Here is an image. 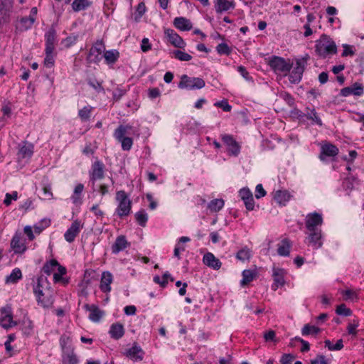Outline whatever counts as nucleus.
Wrapping results in <instances>:
<instances>
[{"label":"nucleus","instance_id":"a19ab883","mask_svg":"<svg viewBox=\"0 0 364 364\" xmlns=\"http://www.w3.org/2000/svg\"><path fill=\"white\" fill-rule=\"evenodd\" d=\"M168 279L171 282L173 281V278L171 277V275L168 272H166L163 274L162 278L158 275L155 276L154 277V282L156 284H159L161 287H165L168 283Z\"/></svg>","mask_w":364,"mask_h":364},{"label":"nucleus","instance_id":"603ef678","mask_svg":"<svg viewBox=\"0 0 364 364\" xmlns=\"http://www.w3.org/2000/svg\"><path fill=\"white\" fill-rule=\"evenodd\" d=\"M46 52V58L44 59V65L47 68H52L54 65L55 60L53 55V51H48Z\"/></svg>","mask_w":364,"mask_h":364},{"label":"nucleus","instance_id":"4468645a","mask_svg":"<svg viewBox=\"0 0 364 364\" xmlns=\"http://www.w3.org/2000/svg\"><path fill=\"white\" fill-rule=\"evenodd\" d=\"M222 140L228 146V152L235 156H237L240 152V146L235 140L232 135L224 134L222 136Z\"/></svg>","mask_w":364,"mask_h":364},{"label":"nucleus","instance_id":"6e6d98bb","mask_svg":"<svg viewBox=\"0 0 364 364\" xmlns=\"http://www.w3.org/2000/svg\"><path fill=\"white\" fill-rule=\"evenodd\" d=\"M336 312L338 315H343L345 316H349L352 314V311L350 309L347 308L345 304L339 305L337 307Z\"/></svg>","mask_w":364,"mask_h":364},{"label":"nucleus","instance_id":"09e8293b","mask_svg":"<svg viewBox=\"0 0 364 364\" xmlns=\"http://www.w3.org/2000/svg\"><path fill=\"white\" fill-rule=\"evenodd\" d=\"M58 265V262L56 259H51L43 265V271L46 274L50 275Z\"/></svg>","mask_w":364,"mask_h":364},{"label":"nucleus","instance_id":"6e6552de","mask_svg":"<svg viewBox=\"0 0 364 364\" xmlns=\"http://www.w3.org/2000/svg\"><path fill=\"white\" fill-rule=\"evenodd\" d=\"M323 224L322 215L314 212L309 213L305 218V225L307 230H321V227Z\"/></svg>","mask_w":364,"mask_h":364},{"label":"nucleus","instance_id":"69168bd1","mask_svg":"<svg viewBox=\"0 0 364 364\" xmlns=\"http://www.w3.org/2000/svg\"><path fill=\"white\" fill-rule=\"evenodd\" d=\"M126 93V90L117 88L113 92L112 96L114 101H118Z\"/></svg>","mask_w":364,"mask_h":364},{"label":"nucleus","instance_id":"2f4dec72","mask_svg":"<svg viewBox=\"0 0 364 364\" xmlns=\"http://www.w3.org/2000/svg\"><path fill=\"white\" fill-rule=\"evenodd\" d=\"M291 242L289 239H283L280 243L278 244L277 252L280 256H289L290 253Z\"/></svg>","mask_w":364,"mask_h":364},{"label":"nucleus","instance_id":"0eeeda50","mask_svg":"<svg viewBox=\"0 0 364 364\" xmlns=\"http://www.w3.org/2000/svg\"><path fill=\"white\" fill-rule=\"evenodd\" d=\"M105 46L102 41H97L91 47L87 60L89 63H97L102 58Z\"/></svg>","mask_w":364,"mask_h":364},{"label":"nucleus","instance_id":"ea45409f","mask_svg":"<svg viewBox=\"0 0 364 364\" xmlns=\"http://www.w3.org/2000/svg\"><path fill=\"white\" fill-rule=\"evenodd\" d=\"M257 276L255 271L250 269H245L242 272V279L240 282L242 286H245L252 282Z\"/></svg>","mask_w":364,"mask_h":364},{"label":"nucleus","instance_id":"e433bc0d","mask_svg":"<svg viewBox=\"0 0 364 364\" xmlns=\"http://www.w3.org/2000/svg\"><path fill=\"white\" fill-rule=\"evenodd\" d=\"M234 7V3L230 0H218L217 4L215 5V10L218 13H221L229 10Z\"/></svg>","mask_w":364,"mask_h":364},{"label":"nucleus","instance_id":"473e14b6","mask_svg":"<svg viewBox=\"0 0 364 364\" xmlns=\"http://www.w3.org/2000/svg\"><path fill=\"white\" fill-rule=\"evenodd\" d=\"M78 359L73 349H68L63 354V364H77Z\"/></svg>","mask_w":364,"mask_h":364},{"label":"nucleus","instance_id":"b1692460","mask_svg":"<svg viewBox=\"0 0 364 364\" xmlns=\"http://www.w3.org/2000/svg\"><path fill=\"white\" fill-rule=\"evenodd\" d=\"M56 31L54 28H50L45 35L46 49L48 51H54L56 43Z\"/></svg>","mask_w":364,"mask_h":364},{"label":"nucleus","instance_id":"dca6fc26","mask_svg":"<svg viewBox=\"0 0 364 364\" xmlns=\"http://www.w3.org/2000/svg\"><path fill=\"white\" fill-rule=\"evenodd\" d=\"M2 317L0 318V325L8 329L15 326L16 323L13 320L11 310L10 307H4L1 309Z\"/></svg>","mask_w":364,"mask_h":364},{"label":"nucleus","instance_id":"2eb2a0df","mask_svg":"<svg viewBox=\"0 0 364 364\" xmlns=\"http://www.w3.org/2000/svg\"><path fill=\"white\" fill-rule=\"evenodd\" d=\"M166 36L168 38V41L175 47L178 48H184L186 43L183 38L176 33L173 29L166 28L164 31Z\"/></svg>","mask_w":364,"mask_h":364},{"label":"nucleus","instance_id":"423d86ee","mask_svg":"<svg viewBox=\"0 0 364 364\" xmlns=\"http://www.w3.org/2000/svg\"><path fill=\"white\" fill-rule=\"evenodd\" d=\"M205 85V81L200 77H191L186 75L181 76L178 87L181 89L196 90L201 89Z\"/></svg>","mask_w":364,"mask_h":364},{"label":"nucleus","instance_id":"680f3d73","mask_svg":"<svg viewBox=\"0 0 364 364\" xmlns=\"http://www.w3.org/2000/svg\"><path fill=\"white\" fill-rule=\"evenodd\" d=\"M17 198L18 193L16 191L13 192L11 194L6 193L4 203L6 205H9L11 203V200H16Z\"/></svg>","mask_w":364,"mask_h":364},{"label":"nucleus","instance_id":"0e129e2a","mask_svg":"<svg viewBox=\"0 0 364 364\" xmlns=\"http://www.w3.org/2000/svg\"><path fill=\"white\" fill-rule=\"evenodd\" d=\"M266 195V191L263 188V186L262 184H258L256 186L255 188V197L257 198H261L264 197Z\"/></svg>","mask_w":364,"mask_h":364},{"label":"nucleus","instance_id":"9d476101","mask_svg":"<svg viewBox=\"0 0 364 364\" xmlns=\"http://www.w3.org/2000/svg\"><path fill=\"white\" fill-rule=\"evenodd\" d=\"M306 64V62L304 59L296 60L295 67L289 76L291 83L296 84L301 81Z\"/></svg>","mask_w":364,"mask_h":364},{"label":"nucleus","instance_id":"3c124183","mask_svg":"<svg viewBox=\"0 0 364 364\" xmlns=\"http://www.w3.org/2000/svg\"><path fill=\"white\" fill-rule=\"evenodd\" d=\"M135 218L139 225H140L142 227H144L146 225V223L148 220V215L144 210L137 212L135 214Z\"/></svg>","mask_w":364,"mask_h":364},{"label":"nucleus","instance_id":"4d7b16f0","mask_svg":"<svg viewBox=\"0 0 364 364\" xmlns=\"http://www.w3.org/2000/svg\"><path fill=\"white\" fill-rule=\"evenodd\" d=\"M42 191L44 200H51L53 198V193L50 185H43Z\"/></svg>","mask_w":364,"mask_h":364},{"label":"nucleus","instance_id":"ddd939ff","mask_svg":"<svg viewBox=\"0 0 364 364\" xmlns=\"http://www.w3.org/2000/svg\"><path fill=\"white\" fill-rule=\"evenodd\" d=\"M82 228L83 225L81 224L80 221L77 220L73 221L64 234L65 240L70 243L73 242Z\"/></svg>","mask_w":364,"mask_h":364},{"label":"nucleus","instance_id":"39448f33","mask_svg":"<svg viewBox=\"0 0 364 364\" xmlns=\"http://www.w3.org/2000/svg\"><path fill=\"white\" fill-rule=\"evenodd\" d=\"M268 65L277 74H282L286 75L290 71L292 65L289 60L278 56H273L269 60Z\"/></svg>","mask_w":364,"mask_h":364},{"label":"nucleus","instance_id":"1a4fd4ad","mask_svg":"<svg viewBox=\"0 0 364 364\" xmlns=\"http://www.w3.org/2000/svg\"><path fill=\"white\" fill-rule=\"evenodd\" d=\"M105 166L100 161H96L93 163L90 171V181L92 183V186L95 191V182L100 180L104 177Z\"/></svg>","mask_w":364,"mask_h":364},{"label":"nucleus","instance_id":"a18cd8bd","mask_svg":"<svg viewBox=\"0 0 364 364\" xmlns=\"http://www.w3.org/2000/svg\"><path fill=\"white\" fill-rule=\"evenodd\" d=\"M320 331V328L315 326L305 324L301 329V333L303 336L316 335Z\"/></svg>","mask_w":364,"mask_h":364},{"label":"nucleus","instance_id":"a211bd4d","mask_svg":"<svg viewBox=\"0 0 364 364\" xmlns=\"http://www.w3.org/2000/svg\"><path fill=\"white\" fill-rule=\"evenodd\" d=\"M125 355L134 361H141L144 358V352L142 348L136 343L127 350Z\"/></svg>","mask_w":364,"mask_h":364},{"label":"nucleus","instance_id":"4be33fe9","mask_svg":"<svg viewBox=\"0 0 364 364\" xmlns=\"http://www.w3.org/2000/svg\"><path fill=\"white\" fill-rule=\"evenodd\" d=\"M363 94V86L358 82L354 83L351 87H346L341 90V95L347 97L350 95L361 96Z\"/></svg>","mask_w":364,"mask_h":364},{"label":"nucleus","instance_id":"c03bdc74","mask_svg":"<svg viewBox=\"0 0 364 364\" xmlns=\"http://www.w3.org/2000/svg\"><path fill=\"white\" fill-rule=\"evenodd\" d=\"M359 320L357 318H354L353 320H350L347 326L348 333L355 336L357 335L356 328L359 326Z\"/></svg>","mask_w":364,"mask_h":364},{"label":"nucleus","instance_id":"393cba45","mask_svg":"<svg viewBox=\"0 0 364 364\" xmlns=\"http://www.w3.org/2000/svg\"><path fill=\"white\" fill-rule=\"evenodd\" d=\"M203 261L205 265L216 270L219 269L222 264L221 262L211 252L204 255Z\"/></svg>","mask_w":364,"mask_h":364},{"label":"nucleus","instance_id":"864d4df0","mask_svg":"<svg viewBox=\"0 0 364 364\" xmlns=\"http://www.w3.org/2000/svg\"><path fill=\"white\" fill-rule=\"evenodd\" d=\"M71 342L70 338L68 336L63 335L60 339V346L63 349V352L67 351L68 349H72L69 346Z\"/></svg>","mask_w":364,"mask_h":364},{"label":"nucleus","instance_id":"49530a36","mask_svg":"<svg viewBox=\"0 0 364 364\" xmlns=\"http://www.w3.org/2000/svg\"><path fill=\"white\" fill-rule=\"evenodd\" d=\"M92 109V107L87 105L84 107L82 109H80L78 112V115L82 121H88L90 118Z\"/></svg>","mask_w":364,"mask_h":364},{"label":"nucleus","instance_id":"052dcab7","mask_svg":"<svg viewBox=\"0 0 364 364\" xmlns=\"http://www.w3.org/2000/svg\"><path fill=\"white\" fill-rule=\"evenodd\" d=\"M214 105L222 108L225 112H230L232 109V107L228 104L227 100L216 102Z\"/></svg>","mask_w":364,"mask_h":364},{"label":"nucleus","instance_id":"f8f14e48","mask_svg":"<svg viewBox=\"0 0 364 364\" xmlns=\"http://www.w3.org/2000/svg\"><path fill=\"white\" fill-rule=\"evenodd\" d=\"M11 247L16 254H22L26 250L25 239L21 232H16L11 241Z\"/></svg>","mask_w":364,"mask_h":364},{"label":"nucleus","instance_id":"aec40b11","mask_svg":"<svg viewBox=\"0 0 364 364\" xmlns=\"http://www.w3.org/2000/svg\"><path fill=\"white\" fill-rule=\"evenodd\" d=\"M239 196L244 201L247 210H252L255 208V201L252 192L248 189L243 188L239 192Z\"/></svg>","mask_w":364,"mask_h":364},{"label":"nucleus","instance_id":"9b49d317","mask_svg":"<svg viewBox=\"0 0 364 364\" xmlns=\"http://www.w3.org/2000/svg\"><path fill=\"white\" fill-rule=\"evenodd\" d=\"M308 236L306 238V243L314 249H319L323 245L321 230H308Z\"/></svg>","mask_w":364,"mask_h":364},{"label":"nucleus","instance_id":"f03ea898","mask_svg":"<svg viewBox=\"0 0 364 364\" xmlns=\"http://www.w3.org/2000/svg\"><path fill=\"white\" fill-rule=\"evenodd\" d=\"M315 51L317 55L323 58L337 53V46L332 38L326 34L321 36L316 41Z\"/></svg>","mask_w":364,"mask_h":364},{"label":"nucleus","instance_id":"37998d69","mask_svg":"<svg viewBox=\"0 0 364 364\" xmlns=\"http://www.w3.org/2000/svg\"><path fill=\"white\" fill-rule=\"evenodd\" d=\"M89 6L90 3L87 0H74L72 3V9L75 12L85 10Z\"/></svg>","mask_w":364,"mask_h":364},{"label":"nucleus","instance_id":"774afa93","mask_svg":"<svg viewBox=\"0 0 364 364\" xmlns=\"http://www.w3.org/2000/svg\"><path fill=\"white\" fill-rule=\"evenodd\" d=\"M294 356L290 354H285L281 358V364H291Z\"/></svg>","mask_w":364,"mask_h":364},{"label":"nucleus","instance_id":"bf43d9fd","mask_svg":"<svg viewBox=\"0 0 364 364\" xmlns=\"http://www.w3.org/2000/svg\"><path fill=\"white\" fill-rule=\"evenodd\" d=\"M57 267L58 273H55L53 274V279L55 282H59L61 279V277L66 274V269L64 267L58 264Z\"/></svg>","mask_w":364,"mask_h":364},{"label":"nucleus","instance_id":"7ed1b4c3","mask_svg":"<svg viewBox=\"0 0 364 364\" xmlns=\"http://www.w3.org/2000/svg\"><path fill=\"white\" fill-rule=\"evenodd\" d=\"M116 200L118 205L116 210L117 214L120 217L129 215L132 208V202L124 191H119L116 193Z\"/></svg>","mask_w":364,"mask_h":364},{"label":"nucleus","instance_id":"7c9ffc66","mask_svg":"<svg viewBox=\"0 0 364 364\" xmlns=\"http://www.w3.org/2000/svg\"><path fill=\"white\" fill-rule=\"evenodd\" d=\"M291 196L287 190H279L274 193V198L280 205H285L288 202Z\"/></svg>","mask_w":364,"mask_h":364},{"label":"nucleus","instance_id":"20e7f679","mask_svg":"<svg viewBox=\"0 0 364 364\" xmlns=\"http://www.w3.org/2000/svg\"><path fill=\"white\" fill-rule=\"evenodd\" d=\"M131 129L132 127L129 125H120L114 133L115 139L121 143L122 148L124 151L130 150L133 144L132 139L125 136L127 134H129V131Z\"/></svg>","mask_w":364,"mask_h":364},{"label":"nucleus","instance_id":"f257e3e1","mask_svg":"<svg viewBox=\"0 0 364 364\" xmlns=\"http://www.w3.org/2000/svg\"><path fill=\"white\" fill-rule=\"evenodd\" d=\"M37 303L43 309L51 308L54 303V292L46 277L40 276L33 287Z\"/></svg>","mask_w":364,"mask_h":364},{"label":"nucleus","instance_id":"c756f323","mask_svg":"<svg viewBox=\"0 0 364 364\" xmlns=\"http://www.w3.org/2000/svg\"><path fill=\"white\" fill-rule=\"evenodd\" d=\"M174 26L181 31H190L192 28V23L190 20L184 17H176L173 20Z\"/></svg>","mask_w":364,"mask_h":364},{"label":"nucleus","instance_id":"e2e57ef3","mask_svg":"<svg viewBox=\"0 0 364 364\" xmlns=\"http://www.w3.org/2000/svg\"><path fill=\"white\" fill-rule=\"evenodd\" d=\"M77 41V36L72 35L64 39L63 43L67 48L74 45Z\"/></svg>","mask_w":364,"mask_h":364},{"label":"nucleus","instance_id":"5fc2aeb1","mask_svg":"<svg viewBox=\"0 0 364 364\" xmlns=\"http://www.w3.org/2000/svg\"><path fill=\"white\" fill-rule=\"evenodd\" d=\"M216 50L220 55H230L231 53V48L228 44L223 43L218 45Z\"/></svg>","mask_w":364,"mask_h":364},{"label":"nucleus","instance_id":"79ce46f5","mask_svg":"<svg viewBox=\"0 0 364 364\" xmlns=\"http://www.w3.org/2000/svg\"><path fill=\"white\" fill-rule=\"evenodd\" d=\"M224 204L223 199H214L209 203L208 208L211 212H218L223 208Z\"/></svg>","mask_w":364,"mask_h":364},{"label":"nucleus","instance_id":"a878e982","mask_svg":"<svg viewBox=\"0 0 364 364\" xmlns=\"http://www.w3.org/2000/svg\"><path fill=\"white\" fill-rule=\"evenodd\" d=\"M33 144L25 141L21 145L19 146V149L18 151V158L28 159V158L31 157V156L33 155Z\"/></svg>","mask_w":364,"mask_h":364},{"label":"nucleus","instance_id":"de8ad7c7","mask_svg":"<svg viewBox=\"0 0 364 364\" xmlns=\"http://www.w3.org/2000/svg\"><path fill=\"white\" fill-rule=\"evenodd\" d=\"M251 257L250 250L247 247H245L239 250L236 255L237 259L245 262L249 260Z\"/></svg>","mask_w":364,"mask_h":364},{"label":"nucleus","instance_id":"f3484780","mask_svg":"<svg viewBox=\"0 0 364 364\" xmlns=\"http://www.w3.org/2000/svg\"><path fill=\"white\" fill-rule=\"evenodd\" d=\"M272 277L274 279V283L272 286V289L276 291L279 287H282L285 284L284 276L286 271L282 268H277L275 267L272 269Z\"/></svg>","mask_w":364,"mask_h":364},{"label":"nucleus","instance_id":"13d9d810","mask_svg":"<svg viewBox=\"0 0 364 364\" xmlns=\"http://www.w3.org/2000/svg\"><path fill=\"white\" fill-rule=\"evenodd\" d=\"M343 50L341 54L342 57H347L348 55L353 56L355 55V50H353V46H350L348 44L343 45Z\"/></svg>","mask_w":364,"mask_h":364},{"label":"nucleus","instance_id":"c85d7f7f","mask_svg":"<svg viewBox=\"0 0 364 364\" xmlns=\"http://www.w3.org/2000/svg\"><path fill=\"white\" fill-rule=\"evenodd\" d=\"M11 6L0 1V25L9 22Z\"/></svg>","mask_w":364,"mask_h":364},{"label":"nucleus","instance_id":"412c9836","mask_svg":"<svg viewBox=\"0 0 364 364\" xmlns=\"http://www.w3.org/2000/svg\"><path fill=\"white\" fill-rule=\"evenodd\" d=\"M84 308L90 311L89 318L93 322H99L105 315V312L96 305L85 304Z\"/></svg>","mask_w":364,"mask_h":364},{"label":"nucleus","instance_id":"c9c22d12","mask_svg":"<svg viewBox=\"0 0 364 364\" xmlns=\"http://www.w3.org/2000/svg\"><path fill=\"white\" fill-rule=\"evenodd\" d=\"M84 190V186L82 183H78L74 188L73 194L71 196L73 203L75 205L82 203L81 195Z\"/></svg>","mask_w":364,"mask_h":364},{"label":"nucleus","instance_id":"58836bf2","mask_svg":"<svg viewBox=\"0 0 364 364\" xmlns=\"http://www.w3.org/2000/svg\"><path fill=\"white\" fill-rule=\"evenodd\" d=\"M103 57L107 64L114 63L119 57V53L116 50H110L104 52Z\"/></svg>","mask_w":364,"mask_h":364},{"label":"nucleus","instance_id":"bb28decb","mask_svg":"<svg viewBox=\"0 0 364 364\" xmlns=\"http://www.w3.org/2000/svg\"><path fill=\"white\" fill-rule=\"evenodd\" d=\"M129 245L125 236L120 235L117 237L114 243L112 246V252L114 254H117L119 252L125 250Z\"/></svg>","mask_w":364,"mask_h":364},{"label":"nucleus","instance_id":"6ab92c4d","mask_svg":"<svg viewBox=\"0 0 364 364\" xmlns=\"http://www.w3.org/2000/svg\"><path fill=\"white\" fill-rule=\"evenodd\" d=\"M113 282V275L108 271H105L102 273L100 289L104 293H109L111 291V284Z\"/></svg>","mask_w":364,"mask_h":364},{"label":"nucleus","instance_id":"5701e85b","mask_svg":"<svg viewBox=\"0 0 364 364\" xmlns=\"http://www.w3.org/2000/svg\"><path fill=\"white\" fill-rule=\"evenodd\" d=\"M338 154V149L332 144H325L321 146L319 159L324 161L326 156H335Z\"/></svg>","mask_w":364,"mask_h":364},{"label":"nucleus","instance_id":"4c0bfd02","mask_svg":"<svg viewBox=\"0 0 364 364\" xmlns=\"http://www.w3.org/2000/svg\"><path fill=\"white\" fill-rule=\"evenodd\" d=\"M35 21V17L29 16V17L22 18L18 24V28L21 31H26L30 28Z\"/></svg>","mask_w":364,"mask_h":364},{"label":"nucleus","instance_id":"338daca9","mask_svg":"<svg viewBox=\"0 0 364 364\" xmlns=\"http://www.w3.org/2000/svg\"><path fill=\"white\" fill-rule=\"evenodd\" d=\"M311 364H328V363L324 355H318L315 359L311 361Z\"/></svg>","mask_w":364,"mask_h":364},{"label":"nucleus","instance_id":"f704fd0d","mask_svg":"<svg viewBox=\"0 0 364 364\" xmlns=\"http://www.w3.org/2000/svg\"><path fill=\"white\" fill-rule=\"evenodd\" d=\"M304 115L308 119L311 120L313 123L318 126H322V121L319 116L318 115L317 112H316L315 109L306 107L305 109Z\"/></svg>","mask_w":364,"mask_h":364},{"label":"nucleus","instance_id":"cd10ccee","mask_svg":"<svg viewBox=\"0 0 364 364\" xmlns=\"http://www.w3.org/2000/svg\"><path fill=\"white\" fill-rule=\"evenodd\" d=\"M109 333L111 338L119 340L124 334V326L119 323H112L110 326Z\"/></svg>","mask_w":364,"mask_h":364},{"label":"nucleus","instance_id":"8fccbe9b","mask_svg":"<svg viewBox=\"0 0 364 364\" xmlns=\"http://www.w3.org/2000/svg\"><path fill=\"white\" fill-rule=\"evenodd\" d=\"M174 57L180 61H189L192 59V56L181 50H176L173 52Z\"/></svg>","mask_w":364,"mask_h":364},{"label":"nucleus","instance_id":"72a5a7b5","mask_svg":"<svg viewBox=\"0 0 364 364\" xmlns=\"http://www.w3.org/2000/svg\"><path fill=\"white\" fill-rule=\"evenodd\" d=\"M22 279V272L19 268H15L5 279L6 284H16Z\"/></svg>","mask_w":364,"mask_h":364}]
</instances>
